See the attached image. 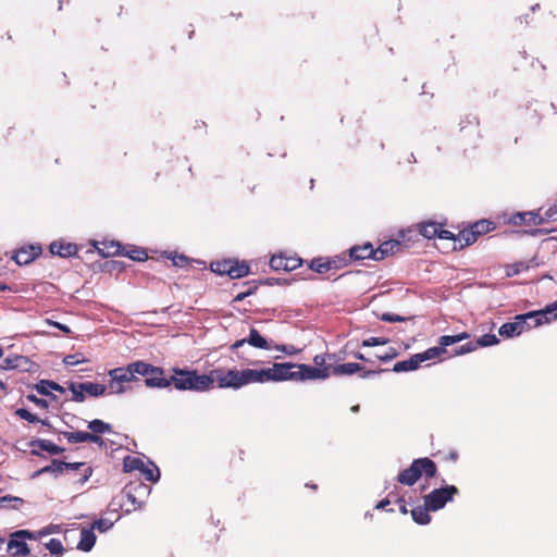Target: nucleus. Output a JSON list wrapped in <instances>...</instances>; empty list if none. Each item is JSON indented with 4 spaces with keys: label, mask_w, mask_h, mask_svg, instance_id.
Masks as SVG:
<instances>
[{
    "label": "nucleus",
    "mask_w": 557,
    "mask_h": 557,
    "mask_svg": "<svg viewBox=\"0 0 557 557\" xmlns=\"http://www.w3.org/2000/svg\"><path fill=\"white\" fill-rule=\"evenodd\" d=\"M169 377L170 385L178 391L207 392L211 389V379L207 374H198L196 370L173 368Z\"/></svg>",
    "instance_id": "f257e3e1"
},
{
    "label": "nucleus",
    "mask_w": 557,
    "mask_h": 557,
    "mask_svg": "<svg viewBox=\"0 0 557 557\" xmlns=\"http://www.w3.org/2000/svg\"><path fill=\"white\" fill-rule=\"evenodd\" d=\"M436 473V463L428 457H422L414 459L408 468L400 471L396 480L398 483L403 485L412 486L422 476H424L428 480L434 478Z\"/></svg>",
    "instance_id": "f03ea898"
},
{
    "label": "nucleus",
    "mask_w": 557,
    "mask_h": 557,
    "mask_svg": "<svg viewBox=\"0 0 557 557\" xmlns=\"http://www.w3.org/2000/svg\"><path fill=\"white\" fill-rule=\"evenodd\" d=\"M144 366L139 361L132 362L126 367H119L110 370L108 375L110 381L108 384L109 394H123L126 392V384L136 382L139 372H144Z\"/></svg>",
    "instance_id": "7ed1b4c3"
},
{
    "label": "nucleus",
    "mask_w": 557,
    "mask_h": 557,
    "mask_svg": "<svg viewBox=\"0 0 557 557\" xmlns=\"http://www.w3.org/2000/svg\"><path fill=\"white\" fill-rule=\"evenodd\" d=\"M77 470H82V474L75 479V482L83 485L92 474V468L87 466L85 462H65L53 459L50 465L36 471L33 476H39L44 473H52L54 476H58L64 472Z\"/></svg>",
    "instance_id": "20e7f679"
},
{
    "label": "nucleus",
    "mask_w": 557,
    "mask_h": 557,
    "mask_svg": "<svg viewBox=\"0 0 557 557\" xmlns=\"http://www.w3.org/2000/svg\"><path fill=\"white\" fill-rule=\"evenodd\" d=\"M286 367L282 363H273L268 369H244L240 370L244 386L251 383L281 382L286 377Z\"/></svg>",
    "instance_id": "39448f33"
},
{
    "label": "nucleus",
    "mask_w": 557,
    "mask_h": 557,
    "mask_svg": "<svg viewBox=\"0 0 557 557\" xmlns=\"http://www.w3.org/2000/svg\"><path fill=\"white\" fill-rule=\"evenodd\" d=\"M282 366L287 368L284 381L324 380L331 375V367L314 368L308 364H295L292 362H284Z\"/></svg>",
    "instance_id": "423d86ee"
},
{
    "label": "nucleus",
    "mask_w": 557,
    "mask_h": 557,
    "mask_svg": "<svg viewBox=\"0 0 557 557\" xmlns=\"http://www.w3.org/2000/svg\"><path fill=\"white\" fill-rule=\"evenodd\" d=\"M207 375L211 379V388L215 382L220 388L238 389L244 386L240 370L237 369L225 370L218 368L210 371Z\"/></svg>",
    "instance_id": "0eeeda50"
},
{
    "label": "nucleus",
    "mask_w": 557,
    "mask_h": 557,
    "mask_svg": "<svg viewBox=\"0 0 557 557\" xmlns=\"http://www.w3.org/2000/svg\"><path fill=\"white\" fill-rule=\"evenodd\" d=\"M443 355V348H429L423 352L414 354L409 359L398 361L394 364V372H408L417 370L420 364L428 360L440 358Z\"/></svg>",
    "instance_id": "6e6552de"
},
{
    "label": "nucleus",
    "mask_w": 557,
    "mask_h": 557,
    "mask_svg": "<svg viewBox=\"0 0 557 557\" xmlns=\"http://www.w3.org/2000/svg\"><path fill=\"white\" fill-rule=\"evenodd\" d=\"M536 317H544V312H527L523 314H518L515 317L512 322L504 323L499 327V335L505 337H513L522 334L524 331H529L531 329V322H528V319H533Z\"/></svg>",
    "instance_id": "1a4fd4ad"
},
{
    "label": "nucleus",
    "mask_w": 557,
    "mask_h": 557,
    "mask_svg": "<svg viewBox=\"0 0 557 557\" xmlns=\"http://www.w3.org/2000/svg\"><path fill=\"white\" fill-rule=\"evenodd\" d=\"M459 494V490L455 485H445L440 488H434L431 493L424 496V503L432 511H437L454 499Z\"/></svg>",
    "instance_id": "9d476101"
},
{
    "label": "nucleus",
    "mask_w": 557,
    "mask_h": 557,
    "mask_svg": "<svg viewBox=\"0 0 557 557\" xmlns=\"http://www.w3.org/2000/svg\"><path fill=\"white\" fill-rule=\"evenodd\" d=\"M150 487L141 482L139 483H129L124 490L123 494L126 498L125 505L126 511H135L145 504V498L149 495Z\"/></svg>",
    "instance_id": "9b49d317"
},
{
    "label": "nucleus",
    "mask_w": 557,
    "mask_h": 557,
    "mask_svg": "<svg viewBox=\"0 0 557 557\" xmlns=\"http://www.w3.org/2000/svg\"><path fill=\"white\" fill-rule=\"evenodd\" d=\"M36 540L35 533L28 530H18L11 534L9 542L7 543V550L12 556H27L29 548L26 544V540Z\"/></svg>",
    "instance_id": "f8f14e48"
},
{
    "label": "nucleus",
    "mask_w": 557,
    "mask_h": 557,
    "mask_svg": "<svg viewBox=\"0 0 557 557\" xmlns=\"http://www.w3.org/2000/svg\"><path fill=\"white\" fill-rule=\"evenodd\" d=\"M140 366L146 368V372H139V375L145 376V385L150 388H165L170 386V381L164 375V369L156 367L145 361H139Z\"/></svg>",
    "instance_id": "ddd939ff"
},
{
    "label": "nucleus",
    "mask_w": 557,
    "mask_h": 557,
    "mask_svg": "<svg viewBox=\"0 0 557 557\" xmlns=\"http://www.w3.org/2000/svg\"><path fill=\"white\" fill-rule=\"evenodd\" d=\"M302 264V260L297 256H287L284 252L273 255L270 259V267L274 271H293Z\"/></svg>",
    "instance_id": "4468645a"
},
{
    "label": "nucleus",
    "mask_w": 557,
    "mask_h": 557,
    "mask_svg": "<svg viewBox=\"0 0 557 557\" xmlns=\"http://www.w3.org/2000/svg\"><path fill=\"white\" fill-rule=\"evenodd\" d=\"M362 371L361 377H368L373 374H377L386 371L385 369L377 370H364V368L359 363L348 362L342 363L334 367H331V374L339 376V375H351L357 372Z\"/></svg>",
    "instance_id": "2eb2a0df"
},
{
    "label": "nucleus",
    "mask_w": 557,
    "mask_h": 557,
    "mask_svg": "<svg viewBox=\"0 0 557 557\" xmlns=\"http://www.w3.org/2000/svg\"><path fill=\"white\" fill-rule=\"evenodd\" d=\"M42 252V248L38 244L25 245L13 252L12 259L18 265H26L38 258Z\"/></svg>",
    "instance_id": "dca6fc26"
},
{
    "label": "nucleus",
    "mask_w": 557,
    "mask_h": 557,
    "mask_svg": "<svg viewBox=\"0 0 557 557\" xmlns=\"http://www.w3.org/2000/svg\"><path fill=\"white\" fill-rule=\"evenodd\" d=\"M249 344L259 349H271L269 342L256 330L251 329L247 338L236 341L232 346V350H236L244 344Z\"/></svg>",
    "instance_id": "f3484780"
},
{
    "label": "nucleus",
    "mask_w": 557,
    "mask_h": 557,
    "mask_svg": "<svg viewBox=\"0 0 557 557\" xmlns=\"http://www.w3.org/2000/svg\"><path fill=\"white\" fill-rule=\"evenodd\" d=\"M508 222L515 226H539L543 224L540 213L533 211L515 213L509 218Z\"/></svg>",
    "instance_id": "a211bd4d"
},
{
    "label": "nucleus",
    "mask_w": 557,
    "mask_h": 557,
    "mask_svg": "<svg viewBox=\"0 0 557 557\" xmlns=\"http://www.w3.org/2000/svg\"><path fill=\"white\" fill-rule=\"evenodd\" d=\"M49 250L52 255L62 258L73 257L78 252V248L75 244L67 243L64 240H54L50 244Z\"/></svg>",
    "instance_id": "6ab92c4d"
},
{
    "label": "nucleus",
    "mask_w": 557,
    "mask_h": 557,
    "mask_svg": "<svg viewBox=\"0 0 557 557\" xmlns=\"http://www.w3.org/2000/svg\"><path fill=\"white\" fill-rule=\"evenodd\" d=\"M349 257L350 260L357 261L364 259L376 260V250L370 243H366L363 245H356L349 249Z\"/></svg>",
    "instance_id": "aec40b11"
},
{
    "label": "nucleus",
    "mask_w": 557,
    "mask_h": 557,
    "mask_svg": "<svg viewBox=\"0 0 557 557\" xmlns=\"http://www.w3.org/2000/svg\"><path fill=\"white\" fill-rule=\"evenodd\" d=\"M533 312H544V317L540 319V317L528 319V322H531V329L543 325L545 323H550L552 321L557 319V300L552 305L546 306L542 310H534Z\"/></svg>",
    "instance_id": "412c9836"
},
{
    "label": "nucleus",
    "mask_w": 557,
    "mask_h": 557,
    "mask_svg": "<svg viewBox=\"0 0 557 557\" xmlns=\"http://www.w3.org/2000/svg\"><path fill=\"white\" fill-rule=\"evenodd\" d=\"M96 249L100 256L108 258L122 255L125 247H123L119 242L102 240L97 243Z\"/></svg>",
    "instance_id": "4be33fe9"
},
{
    "label": "nucleus",
    "mask_w": 557,
    "mask_h": 557,
    "mask_svg": "<svg viewBox=\"0 0 557 557\" xmlns=\"http://www.w3.org/2000/svg\"><path fill=\"white\" fill-rule=\"evenodd\" d=\"M401 243L397 239H389L382 243L376 248V261L385 259L387 256L395 255L401 250Z\"/></svg>",
    "instance_id": "5701e85b"
},
{
    "label": "nucleus",
    "mask_w": 557,
    "mask_h": 557,
    "mask_svg": "<svg viewBox=\"0 0 557 557\" xmlns=\"http://www.w3.org/2000/svg\"><path fill=\"white\" fill-rule=\"evenodd\" d=\"M478 236L475 235L472 225L463 228L457 234L456 239L458 240V246L454 245V249H463L467 246L474 244L478 240Z\"/></svg>",
    "instance_id": "b1692460"
},
{
    "label": "nucleus",
    "mask_w": 557,
    "mask_h": 557,
    "mask_svg": "<svg viewBox=\"0 0 557 557\" xmlns=\"http://www.w3.org/2000/svg\"><path fill=\"white\" fill-rule=\"evenodd\" d=\"M96 543V535L91 528H83L77 548L83 552H89Z\"/></svg>",
    "instance_id": "393cba45"
},
{
    "label": "nucleus",
    "mask_w": 557,
    "mask_h": 557,
    "mask_svg": "<svg viewBox=\"0 0 557 557\" xmlns=\"http://www.w3.org/2000/svg\"><path fill=\"white\" fill-rule=\"evenodd\" d=\"M34 388L37 391L38 394L50 396L51 391L64 393L65 389L60 384L49 381V380H40L38 383L35 384Z\"/></svg>",
    "instance_id": "a878e982"
},
{
    "label": "nucleus",
    "mask_w": 557,
    "mask_h": 557,
    "mask_svg": "<svg viewBox=\"0 0 557 557\" xmlns=\"http://www.w3.org/2000/svg\"><path fill=\"white\" fill-rule=\"evenodd\" d=\"M468 338H470V334L468 332H461L456 335H443L438 338V346H436L435 348H443L444 355L447 352L446 347Z\"/></svg>",
    "instance_id": "bb28decb"
},
{
    "label": "nucleus",
    "mask_w": 557,
    "mask_h": 557,
    "mask_svg": "<svg viewBox=\"0 0 557 557\" xmlns=\"http://www.w3.org/2000/svg\"><path fill=\"white\" fill-rule=\"evenodd\" d=\"M419 233L428 238L432 239L438 236L440 231V223L429 221V222H422L418 225Z\"/></svg>",
    "instance_id": "cd10ccee"
},
{
    "label": "nucleus",
    "mask_w": 557,
    "mask_h": 557,
    "mask_svg": "<svg viewBox=\"0 0 557 557\" xmlns=\"http://www.w3.org/2000/svg\"><path fill=\"white\" fill-rule=\"evenodd\" d=\"M78 387H82L84 393H86L92 397L103 396L108 389V386H106L103 384H99V383H92V382L79 383Z\"/></svg>",
    "instance_id": "c85d7f7f"
},
{
    "label": "nucleus",
    "mask_w": 557,
    "mask_h": 557,
    "mask_svg": "<svg viewBox=\"0 0 557 557\" xmlns=\"http://www.w3.org/2000/svg\"><path fill=\"white\" fill-rule=\"evenodd\" d=\"M429 511H432L431 508L424 504L423 506H418L411 510V517L414 522L419 524H428L431 521V516Z\"/></svg>",
    "instance_id": "c756f323"
},
{
    "label": "nucleus",
    "mask_w": 557,
    "mask_h": 557,
    "mask_svg": "<svg viewBox=\"0 0 557 557\" xmlns=\"http://www.w3.org/2000/svg\"><path fill=\"white\" fill-rule=\"evenodd\" d=\"M249 271H250V268L247 263L232 260L228 276L231 278H242V277L248 275Z\"/></svg>",
    "instance_id": "7c9ffc66"
},
{
    "label": "nucleus",
    "mask_w": 557,
    "mask_h": 557,
    "mask_svg": "<svg viewBox=\"0 0 557 557\" xmlns=\"http://www.w3.org/2000/svg\"><path fill=\"white\" fill-rule=\"evenodd\" d=\"M530 269V264L527 261H516L505 265V274L507 277L518 275Z\"/></svg>",
    "instance_id": "2f4dec72"
},
{
    "label": "nucleus",
    "mask_w": 557,
    "mask_h": 557,
    "mask_svg": "<svg viewBox=\"0 0 557 557\" xmlns=\"http://www.w3.org/2000/svg\"><path fill=\"white\" fill-rule=\"evenodd\" d=\"M478 237L495 230V223L490 220H480L471 224Z\"/></svg>",
    "instance_id": "473e14b6"
},
{
    "label": "nucleus",
    "mask_w": 557,
    "mask_h": 557,
    "mask_svg": "<svg viewBox=\"0 0 557 557\" xmlns=\"http://www.w3.org/2000/svg\"><path fill=\"white\" fill-rule=\"evenodd\" d=\"M33 445L37 446L38 448H40L44 451L52 454V455H58L65 450L63 447L55 445L54 443H52L49 440H37V441L33 442Z\"/></svg>",
    "instance_id": "72a5a7b5"
},
{
    "label": "nucleus",
    "mask_w": 557,
    "mask_h": 557,
    "mask_svg": "<svg viewBox=\"0 0 557 557\" xmlns=\"http://www.w3.org/2000/svg\"><path fill=\"white\" fill-rule=\"evenodd\" d=\"M309 269L317 273H320V274H324V273L329 272L330 271L329 258H324V257L313 258L309 263Z\"/></svg>",
    "instance_id": "f704fd0d"
},
{
    "label": "nucleus",
    "mask_w": 557,
    "mask_h": 557,
    "mask_svg": "<svg viewBox=\"0 0 557 557\" xmlns=\"http://www.w3.org/2000/svg\"><path fill=\"white\" fill-rule=\"evenodd\" d=\"M24 504V499L21 497L12 496V495H5L0 497V508H12V509H18Z\"/></svg>",
    "instance_id": "c9c22d12"
},
{
    "label": "nucleus",
    "mask_w": 557,
    "mask_h": 557,
    "mask_svg": "<svg viewBox=\"0 0 557 557\" xmlns=\"http://www.w3.org/2000/svg\"><path fill=\"white\" fill-rule=\"evenodd\" d=\"M88 429L91 431V434H103L112 431L111 424L99 419L90 421L88 423Z\"/></svg>",
    "instance_id": "e433bc0d"
},
{
    "label": "nucleus",
    "mask_w": 557,
    "mask_h": 557,
    "mask_svg": "<svg viewBox=\"0 0 557 557\" xmlns=\"http://www.w3.org/2000/svg\"><path fill=\"white\" fill-rule=\"evenodd\" d=\"M122 255L128 257L134 261H144L148 258L146 250L134 246L129 248L125 247V250H123Z\"/></svg>",
    "instance_id": "4c0bfd02"
},
{
    "label": "nucleus",
    "mask_w": 557,
    "mask_h": 557,
    "mask_svg": "<svg viewBox=\"0 0 557 557\" xmlns=\"http://www.w3.org/2000/svg\"><path fill=\"white\" fill-rule=\"evenodd\" d=\"M433 457L438 458V460L443 462L456 463L458 461L459 455L456 449H449L448 451L437 450L433 454Z\"/></svg>",
    "instance_id": "58836bf2"
},
{
    "label": "nucleus",
    "mask_w": 557,
    "mask_h": 557,
    "mask_svg": "<svg viewBox=\"0 0 557 557\" xmlns=\"http://www.w3.org/2000/svg\"><path fill=\"white\" fill-rule=\"evenodd\" d=\"M63 436L67 440L69 443H85L88 442V432L76 431V432H63Z\"/></svg>",
    "instance_id": "ea45409f"
},
{
    "label": "nucleus",
    "mask_w": 557,
    "mask_h": 557,
    "mask_svg": "<svg viewBox=\"0 0 557 557\" xmlns=\"http://www.w3.org/2000/svg\"><path fill=\"white\" fill-rule=\"evenodd\" d=\"M123 467L125 472L141 470L144 468V461L139 458L127 456L124 458Z\"/></svg>",
    "instance_id": "a19ab883"
},
{
    "label": "nucleus",
    "mask_w": 557,
    "mask_h": 557,
    "mask_svg": "<svg viewBox=\"0 0 557 557\" xmlns=\"http://www.w3.org/2000/svg\"><path fill=\"white\" fill-rule=\"evenodd\" d=\"M231 264L232 260L215 261L211 263V270L220 275H228Z\"/></svg>",
    "instance_id": "79ce46f5"
},
{
    "label": "nucleus",
    "mask_w": 557,
    "mask_h": 557,
    "mask_svg": "<svg viewBox=\"0 0 557 557\" xmlns=\"http://www.w3.org/2000/svg\"><path fill=\"white\" fill-rule=\"evenodd\" d=\"M79 383L71 382L69 384V389L72 393V400L76 403H83L85 400V393L82 387H78Z\"/></svg>",
    "instance_id": "37998d69"
},
{
    "label": "nucleus",
    "mask_w": 557,
    "mask_h": 557,
    "mask_svg": "<svg viewBox=\"0 0 557 557\" xmlns=\"http://www.w3.org/2000/svg\"><path fill=\"white\" fill-rule=\"evenodd\" d=\"M46 548L50 552L51 555L61 556L64 553V547L60 540L51 539L47 544Z\"/></svg>",
    "instance_id": "c03bdc74"
},
{
    "label": "nucleus",
    "mask_w": 557,
    "mask_h": 557,
    "mask_svg": "<svg viewBox=\"0 0 557 557\" xmlns=\"http://www.w3.org/2000/svg\"><path fill=\"white\" fill-rule=\"evenodd\" d=\"M499 339L494 334H484L483 336L479 337L474 344H478L479 347H487L498 344Z\"/></svg>",
    "instance_id": "a18cd8bd"
},
{
    "label": "nucleus",
    "mask_w": 557,
    "mask_h": 557,
    "mask_svg": "<svg viewBox=\"0 0 557 557\" xmlns=\"http://www.w3.org/2000/svg\"><path fill=\"white\" fill-rule=\"evenodd\" d=\"M478 349V344H474L473 342H467L463 345L455 348L453 350V356H461L466 354H470Z\"/></svg>",
    "instance_id": "49530a36"
},
{
    "label": "nucleus",
    "mask_w": 557,
    "mask_h": 557,
    "mask_svg": "<svg viewBox=\"0 0 557 557\" xmlns=\"http://www.w3.org/2000/svg\"><path fill=\"white\" fill-rule=\"evenodd\" d=\"M113 527V522L107 518H100L96 521H94V523L91 524V529L92 530H98L99 532H106L108 530H110L111 528Z\"/></svg>",
    "instance_id": "de8ad7c7"
},
{
    "label": "nucleus",
    "mask_w": 557,
    "mask_h": 557,
    "mask_svg": "<svg viewBox=\"0 0 557 557\" xmlns=\"http://www.w3.org/2000/svg\"><path fill=\"white\" fill-rule=\"evenodd\" d=\"M329 261H330V270H332V269L338 270V269H342V268L348 265L351 260H350V257L346 258V257L336 256L334 258H329Z\"/></svg>",
    "instance_id": "09e8293b"
},
{
    "label": "nucleus",
    "mask_w": 557,
    "mask_h": 557,
    "mask_svg": "<svg viewBox=\"0 0 557 557\" xmlns=\"http://www.w3.org/2000/svg\"><path fill=\"white\" fill-rule=\"evenodd\" d=\"M540 219L543 220V224L547 222H557V202L549 207L544 214H540Z\"/></svg>",
    "instance_id": "8fccbe9b"
},
{
    "label": "nucleus",
    "mask_w": 557,
    "mask_h": 557,
    "mask_svg": "<svg viewBox=\"0 0 557 557\" xmlns=\"http://www.w3.org/2000/svg\"><path fill=\"white\" fill-rule=\"evenodd\" d=\"M140 471L144 473L146 480L148 481L157 482L160 478V471L156 466L149 468L144 465V468Z\"/></svg>",
    "instance_id": "3c124183"
},
{
    "label": "nucleus",
    "mask_w": 557,
    "mask_h": 557,
    "mask_svg": "<svg viewBox=\"0 0 557 557\" xmlns=\"http://www.w3.org/2000/svg\"><path fill=\"white\" fill-rule=\"evenodd\" d=\"M15 414L17 417H20L21 419L26 420L30 423L41 422L45 424V422L39 420V418L37 416L33 414L32 412H29L28 410H26L24 408L16 409Z\"/></svg>",
    "instance_id": "603ef678"
},
{
    "label": "nucleus",
    "mask_w": 557,
    "mask_h": 557,
    "mask_svg": "<svg viewBox=\"0 0 557 557\" xmlns=\"http://www.w3.org/2000/svg\"><path fill=\"white\" fill-rule=\"evenodd\" d=\"M16 361H23V356L7 357L2 360L0 367L4 370L15 369Z\"/></svg>",
    "instance_id": "864d4df0"
},
{
    "label": "nucleus",
    "mask_w": 557,
    "mask_h": 557,
    "mask_svg": "<svg viewBox=\"0 0 557 557\" xmlns=\"http://www.w3.org/2000/svg\"><path fill=\"white\" fill-rule=\"evenodd\" d=\"M388 339L385 337H369L362 341L363 347L381 346L386 345Z\"/></svg>",
    "instance_id": "5fc2aeb1"
},
{
    "label": "nucleus",
    "mask_w": 557,
    "mask_h": 557,
    "mask_svg": "<svg viewBox=\"0 0 557 557\" xmlns=\"http://www.w3.org/2000/svg\"><path fill=\"white\" fill-rule=\"evenodd\" d=\"M84 361H85V359L81 358V356L78 354L67 355L63 359V362L65 366H76Z\"/></svg>",
    "instance_id": "6e6d98bb"
},
{
    "label": "nucleus",
    "mask_w": 557,
    "mask_h": 557,
    "mask_svg": "<svg viewBox=\"0 0 557 557\" xmlns=\"http://www.w3.org/2000/svg\"><path fill=\"white\" fill-rule=\"evenodd\" d=\"M438 238L441 239H449L454 240L455 245L458 244V240L456 239L457 235H455L453 232L444 230L442 224H440V231H438Z\"/></svg>",
    "instance_id": "4d7b16f0"
},
{
    "label": "nucleus",
    "mask_w": 557,
    "mask_h": 557,
    "mask_svg": "<svg viewBox=\"0 0 557 557\" xmlns=\"http://www.w3.org/2000/svg\"><path fill=\"white\" fill-rule=\"evenodd\" d=\"M26 398L41 409L48 408V401L44 398H39L34 394L27 395Z\"/></svg>",
    "instance_id": "13d9d810"
},
{
    "label": "nucleus",
    "mask_w": 557,
    "mask_h": 557,
    "mask_svg": "<svg viewBox=\"0 0 557 557\" xmlns=\"http://www.w3.org/2000/svg\"><path fill=\"white\" fill-rule=\"evenodd\" d=\"M465 123L469 124V125H473L475 128L479 127L480 125V121L478 119V116L475 115H472V114H468L465 116V120H461L460 122V125H461V131L465 129Z\"/></svg>",
    "instance_id": "bf43d9fd"
},
{
    "label": "nucleus",
    "mask_w": 557,
    "mask_h": 557,
    "mask_svg": "<svg viewBox=\"0 0 557 557\" xmlns=\"http://www.w3.org/2000/svg\"><path fill=\"white\" fill-rule=\"evenodd\" d=\"M171 259L175 267L183 268V267L187 265V263H188V259L184 255L175 253L174 256L171 257Z\"/></svg>",
    "instance_id": "052dcab7"
},
{
    "label": "nucleus",
    "mask_w": 557,
    "mask_h": 557,
    "mask_svg": "<svg viewBox=\"0 0 557 557\" xmlns=\"http://www.w3.org/2000/svg\"><path fill=\"white\" fill-rule=\"evenodd\" d=\"M332 356L331 355H317L314 358H313V362L315 364L314 368H324V367H327L325 364L326 362V359H331Z\"/></svg>",
    "instance_id": "680f3d73"
},
{
    "label": "nucleus",
    "mask_w": 557,
    "mask_h": 557,
    "mask_svg": "<svg viewBox=\"0 0 557 557\" xmlns=\"http://www.w3.org/2000/svg\"><path fill=\"white\" fill-rule=\"evenodd\" d=\"M381 320L386 321V322H401V321H405V318L399 317L397 314H393V313H384L381 317Z\"/></svg>",
    "instance_id": "e2e57ef3"
},
{
    "label": "nucleus",
    "mask_w": 557,
    "mask_h": 557,
    "mask_svg": "<svg viewBox=\"0 0 557 557\" xmlns=\"http://www.w3.org/2000/svg\"><path fill=\"white\" fill-rule=\"evenodd\" d=\"M88 442L90 443H95V444H98L100 446H102L104 444L102 437L100 436V434H91L89 433L88 435Z\"/></svg>",
    "instance_id": "0e129e2a"
},
{
    "label": "nucleus",
    "mask_w": 557,
    "mask_h": 557,
    "mask_svg": "<svg viewBox=\"0 0 557 557\" xmlns=\"http://www.w3.org/2000/svg\"><path fill=\"white\" fill-rule=\"evenodd\" d=\"M276 350L278 351H282V352H285L287 355H293L294 354V347L293 346H286V345H282V346H275L274 347Z\"/></svg>",
    "instance_id": "69168bd1"
},
{
    "label": "nucleus",
    "mask_w": 557,
    "mask_h": 557,
    "mask_svg": "<svg viewBox=\"0 0 557 557\" xmlns=\"http://www.w3.org/2000/svg\"><path fill=\"white\" fill-rule=\"evenodd\" d=\"M29 362L28 358L23 356V361H16L15 369L27 370L26 366Z\"/></svg>",
    "instance_id": "338daca9"
},
{
    "label": "nucleus",
    "mask_w": 557,
    "mask_h": 557,
    "mask_svg": "<svg viewBox=\"0 0 557 557\" xmlns=\"http://www.w3.org/2000/svg\"><path fill=\"white\" fill-rule=\"evenodd\" d=\"M250 294H251L250 290L245 292V293H239L238 295L235 296L234 300L235 301H242V300H244Z\"/></svg>",
    "instance_id": "774afa93"
}]
</instances>
